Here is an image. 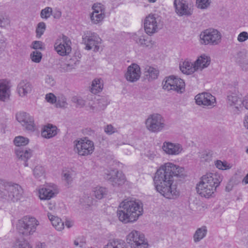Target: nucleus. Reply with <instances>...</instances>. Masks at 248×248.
Wrapping results in <instances>:
<instances>
[{
    "label": "nucleus",
    "mask_w": 248,
    "mask_h": 248,
    "mask_svg": "<svg viewBox=\"0 0 248 248\" xmlns=\"http://www.w3.org/2000/svg\"><path fill=\"white\" fill-rule=\"evenodd\" d=\"M210 61L211 59L210 57L204 54H202L199 57L197 60L194 62L195 64V68H197V70H202L209 65Z\"/></svg>",
    "instance_id": "24"
},
{
    "label": "nucleus",
    "mask_w": 248,
    "mask_h": 248,
    "mask_svg": "<svg viewBox=\"0 0 248 248\" xmlns=\"http://www.w3.org/2000/svg\"><path fill=\"white\" fill-rule=\"evenodd\" d=\"M74 150L80 155H88L91 154L94 150L93 142L85 139L74 142Z\"/></svg>",
    "instance_id": "10"
},
{
    "label": "nucleus",
    "mask_w": 248,
    "mask_h": 248,
    "mask_svg": "<svg viewBox=\"0 0 248 248\" xmlns=\"http://www.w3.org/2000/svg\"><path fill=\"white\" fill-rule=\"evenodd\" d=\"M46 29V24L44 22H39L37 25L35 31L36 33V37L38 38H40L44 33Z\"/></svg>",
    "instance_id": "40"
},
{
    "label": "nucleus",
    "mask_w": 248,
    "mask_h": 248,
    "mask_svg": "<svg viewBox=\"0 0 248 248\" xmlns=\"http://www.w3.org/2000/svg\"><path fill=\"white\" fill-rule=\"evenodd\" d=\"M103 88V80L101 78H95L93 81L91 91L96 94L100 92Z\"/></svg>",
    "instance_id": "31"
},
{
    "label": "nucleus",
    "mask_w": 248,
    "mask_h": 248,
    "mask_svg": "<svg viewBox=\"0 0 248 248\" xmlns=\"http://www.w3.org/2000/svg\"><path fill=\"white\" fill-rule=\"evenodd\" d=\"M10 24L9 19L6 17V15L2 13H0V27H4Z\"/></svg>",
    "instance_id": "49"
},
{
    "label": "nucleus",
    "mask_w": 248,
    "mask_h": 248,
    "mask_svg": "<svg viewBox=\"0 0 248 248\" xmlns=\"http://www.w3.org/2000/svg\"><path fill=\"white\" fill-rule=\"evenodd\" d=\"M71 41L66 36L63 35L58 39L54 45V48L58 54L61 56L68 55L71 51Z\"/></svg>",
    "instance_id": "12"
},
{
    "label": "nucleus",
    "mask_w": 248,
    "mask_h": 248,
    "mask_svg": "<svg viewBox=\"0 0 248 248\" xmlns=\"http://www.w3.org/2000/svg\"><path fill=\"white\" fill-rule=\"evenodd\" d=\"M217 168L220 170H225L227 168V164L225 162H223L220 160L217 161L215 164Z\"/></svg>",
    "instance_id": "56"
},
{
    "label": "nucleus",
    "mask_w": 248,
    "mask_h": 248,
    "mask_svg": "<svg viewBox=\"0 0 248 248\" xmlns=\"http://www.w3.org/2000/svg\"><path fill=\"white\" fill-rule=\"evenodd\" d=\"M55 105L57 108H66L67 106V103L65 97L61 95L57 97Z\"/></svg>",
    "instance_id": "41"
},
{
    "label": "nucleus",
    "mask_w": 248,
    "mask_h": 248,
    "mask_svg": "<svg viewBox=\"0 0 248 248\" xmlns=\"http://www.w3.org/2000/svg\"><path fill=\"white\" fill-rule=\"evenodd\" d=\"M93 12L90 15L92 22L97 24L101 22L105 17V7L101 3H94L92 7Z\"/></svg>",
    "instance_id": "14"
},
{
    "label": "nucleus",
    "mask_w": 248,
    "mask_h": 248,
    "mask_svg": "<svg viewBox=\"0 0 248 248\" xmlns=\"http://www.w3.org/2000/svg\"><path fill=\"white\" fill-rule=\"evenodd\" d=\"M65 226L67 228H70L73 226V222L69 220H67L65 221Z\"/></svg>",
    "instance_id": "63"
},
{
    "label": "nucleus",
    "mask_w": 248,
    "mask_h": 248,
    "mask_svg": "<svg viewBox=\"0 0 248 248\" xmlns=\"http://www.w3.org/2000/svg\"><path fill=\"white\" fill-rule=\"evenodd\" d=\"M101 38L95 33L90 31H87L82 37L83 43L86 45V49L91 50L94 48L98 50L99 48L98 44L100 43Z\"/></svg>",
    "instance_id": "11"
},
{
    "label": "nucleus",
    "mask_w": 248,
    "mask_h": 248,
    "mask_svg": "<svg viewBox=\"0 0 248 248\" xmlns=\"http://www.w3.org/2000/svg\"><path fill=\"white\" fill-rule=\"evenodd\" d=\"M162 148L166 154L171 155H178L183 151V147L181 144L167 141L163 143Z\"/></svg>",
    "instance_id": "20"
},
{
    "label": "nucleus",
    "mask_w": 248,
    "mask_h": 248,
    "mask_svg": "<svg viewBox=\"0 0 248 248\" xmlns=\"http://www.w3.org/2000/svg\"><path fill=\"white\" fill-rule=\"evenodd\" d=\"M16 118L26 129L30 131L34 130V119L29 114L25 112H20L16 114Z\"/></svg>",
    "instance_id": "16"
},
{
    "label": "nucleus",
    "mask_w": 248,
    "mask_h": 248,
    "mask_svg": "<svg viewBox=\"0 0 248 248\" xmlns=\"http://www.w3.org/2000/svg\"><path fill=\"white\" fill-rule=\"evenodd\" d=\"M47 217L53 226L58 231H61L64 229V223L62 219L58 217L52 215L51 213H47Z\"/></svg>",
    "instance_id": "29"
},
{
    "label": "nucleus",
    "mask_w": 248,
    "mask_h": 248,
    "mask_svg": "<svg viewBox=\"0 0 248 248\" xmlns=\"http://www.w3.org/2000/svg\"><path fill=\"white\" fill-rule=\"evenodd\" d=\"M43 43L40 41H34L32 42L31 44V47L34 49H43Z\"/></svg>",
    "instance_id": "53"
},
{
    "label": "nucleus",
    "mask_w": 248,
    "mask_h": 248,
    "mask_svg": "<svg viewBox=\"0 0 248 248\" xmlns=\"http://www.w3.org/2000/svg\"><path fill=\"white\" fill-rule=\"evenodd\" d=\"M163 88L168 91H174L178 93L185 91V83L183 79L174 76L166 78L162 82Z\"/></svg>",
    "instance_id": "7"
},
{
    "label": "nucleus",
    "mask_w": 248,
    "mask_h": 248,
    "mask_svg": "<svg viewBox=\"0 0 248 248\" xmlns=\"http://www.w3.org/2000/svg\"><path fill=\"white\" fill-rule=\"evenodd\" d=\"M242 104L246 109H248V94L244 97Z\"/></svg>",
    "instance_id": "60"
},
{
    "label": "nucleus",
    "mask_w": 248,
    "mask_h": 248,
    "mask_svg": "<svg viewBox=\"0 0 248 248\" xmlns=\"http://www.w3.org/2000/svg\"><path fill=\"white\" fill-rule=\"evenodd\" d=\"M141 76L140 68L136 63H132L127 69L125 74L126 80L130 82H135L138 81Z\"/></svg>",
    "instance_id": "18"
},
{
    "label": "nucleus",
    "mask_w": 248,
    "mask_h": 248,
    "mask_svg": "<svg viewBox=\"0 0 248 248\" xmlns=\"http://www.w3.org/2000/svg\"><path fill=\"white\" fill-rule=\"evenodd\" d=\"M24 191L17 184L3 182L0 184V195L5 200L16 202L23 197Z\"/></svg>",
    "instance_id": "5"
},
{
    "label": "nucleus",
    "mask_w": 248,
    "mask_h": 248,
    "mask_svg": "<svg viewBox=\"0 0 248 248\" xmlns=\"http://www.w3.org/2000/svg\"><path fill=\"white\" fill-rule=\"evenodd\" d=\"M52 8L46 7L41 10L40 16L43 19H47L52 15Z\"/></svg>",
    "instance_id": "42"
},
{
    "label": "nucleus",
    "mask_w": 248,
    "mask_h": 248,
    "mask_svg": "<svg viewBox=\"0 0 248 248\" xmlns=\"http://www.w3.org/2000/svg\"><path fill=\"white\" fill-rule=\"evenodd\" d=\"M166 126L164 119L160 114H156V132L163 130Z\"/></svg>",
    "instance_id": "35"
},
{
    "label": "nucleus",
    "mask_w": 248,
    "mask_h": 248,
    "mask_svg": "<svg viewBox=\"0 0 248 248\" xmlns=\"http://www.w3.org/2000/svg\"><path fill=\"white\" fill-rule=\"evenodd\" d=\"M146 128L150 131H155V116L154 114L150 115L145 122Z\"/></svg>",
    "instance_id": "38"
},
{
    "label": "nucleus",
    "mask_w": 248,
    "mask_h": 248,
    "mask_svg": "<svg viewBox=\"0 0 248 248\" xmlns=\"http://www.w3.org/2000/svg\"><path fill=\"white\" fill-rule=\"evenodd\" d=\"M104 248H128V247L124 241L116 239L108 242Z\"/></svg>",
    "instance_id": "32"
},
{
    "label": "nucleus",
    "mask_w": 248,
    "mask_h": 248,
    "mask_svg": "<svg viewBox=\"0 0 248 248\" xmlns=\"http://www.w3.org/2000/svg\"><path fill=\"white\" fill-rule=\"evenodd\" d=\"M109 102L108 98L106 96H103L97 98L92 104L89 103V105L90 109L93 112H97L104 110Z\"/></svg>",
    "instance_id": "22"
},
{
    "label": "nucleus",
    "mask_w": 248,
    "mask_h": 248,
    "mask_svg": "<svg viewBox=\"0 0 248 248\" xmlns=\"http://www.w3.org/2000/svg\"><path fill=\"white\" fill-rule=\"evenodd\" d=\"M195 99L196 103L199 106L213 107L216 103L215 97L206 92L199 93L196 95Z\"/></svg>",
    "instance_id": "15"
},
{
    "label": "nucleus",
    "mask_w": 248,
    "mask_h": 248,
    "mask_svg": "<svg viewBox=\"0 0 248 248\" xmlns=\"http://www.w3.org/2000/svg\"><path fill=\"white\" fill-rule=\"evenodd\" d=\"M33 89V85L27 80H21L17 85L16 91L19 96L24 98L30 94Z\"/></svg>",
    "instance_id": "21"
},
{
    "label": "nucleus",
    "mask_w": 248,
    "mask_h": 248,
    "mask_svg": "<svg viewBox=\"0 0 248 248\" xmlns=\"http://www.w3.org/2000/svg\"><path fill=\"white\" fill-rule=\"evenodd\" d=\"M144 25V30L148 36L143 35L142 31H139L132 36V38L140 45L151 48L155 43L151 37L155 32V16L154 14H150L146 17Z\"/></svg>",
    "instance_id": "4"
},
{
    "label": "nucleus",
    "mask_w": 248,
    "mask_h": 248,
    "mask_svg": "<svg viewBox=\"0 0 248 248\" xmlns=\"http://www.w3.org/2000/svg\"><path fill=\"white\" fill-rule=\"evenodd\" d=\"M29 142L28 138L20 136L16 137L14 140V143L16 147H22L27 145Z\"/></svg>",
    "instance_id": "36"
},
{
    "label": "nucleus",
    "mask_w": 248,
    "mask_h": 248,
    "mask_svg": "<svg viewBox=\"0 0 248 248\" xmlns=\"http://www.w3.org/2000/svg\"><path fill=\"white\" fill-rule=\"evenodd\" d=\"M199 157L202 161H208L212 157V154L207 151H203L199 153Z\"/></svg>",
    "instance_id": "45"
},
{
    "label": "nucleus",
    "mask_w": 248,
    "mask_h": 248,
    "mask_svg": "<svg viewBox=\"0 0 248 248\" xmlns=\"http://www.w3.org/2000/svg\"><path fill=\"white\" fill-rule=\"evenodd\" d=\"M108 172V173L105 174L104 178L109 180L113 186H118L124 184L126 179L125 175L122 172L115 170Z\"/></svg>",
    "instance_id": "17"
},
{
    "label": "nucleus",
    "mask_w": 248,
    "mask_h": 248,
    "mask_svg": "<svg viewBox=\"0 0 248 248\" xmlns=\"http://www.w3.org/2000/svg\"><path fill=\"white\" fill-rule=\"evenodd\" d=\"M207 230L205 227L198 229L193 236L194 242H198L203 239L205 236Z\"/></svg>",
    "instance_id": "34"
},
{
    "label": "nucleus",
    "mask_w": 248,
    "mask_h": 248,
    "mask_svg": "<svg viewBox=\"0 0 248 248\" xmlns=\"http://www.w3.org/2000/svg\"><path fill=\"white\" fill-rule=\"evenodd\" d=\"M45 99L47 102L52 104L55 103L57 101V97L52 93H47Z\"/></svg>",
    "instance_id": "51"
},
{
    "label": "nucleus",
    "mask_w": 248,
    "mask_h": 248,
    "mask_svg": "<svg viewBox=\"0 0 248 248\" xmlns=\"http://www.w3.org/2000/svg\"><path fill=\"white\" fill-rule=\"evenodd\" d=\"M144 75L145 79L152 81L155 78V69L148 64L145 65L144 69Z\"/></svg>",
    "instance_id": "30"
},
{
    "label": "nucleus",
    "mask_w": 248,
    "mask_h": 248,
    "mask_svg": "<svg viewBox=\"0 0 248 248\" xmlns=\"http://www.w3.org/2000/svg\"><path fill=\"white\" fill-rule=\"evenodd\" d=\"M210 3V0H196L197 7L201 9H204L208 8Z\"/></svg>",
    "instance_id": "46"
},
{
    "label": "nucleus",
    "mask_w": 248,
    "mask_h": 248,
    "mask_svg": "<svg viewBox=\"0 0 248 248\" xmlns=\"http://www.w3.org/2000/svg\"><path fill=\"white\" fill-rule=\"evenodd\" d=\"M54 18L59 19L62 16V12L59 10H55L52 15Z\"/></svg>",
    "instance_id": "59"
},
{
    "label": "nucleus",
    "mask_w": 248,
    "mask_h": 248,
    "mask_svg": "<svg viewBox=\"0 0 248 248\" xmlns=\"http://www.w3.org/2000/svg\"><path fill=\"white\" fill-rule=\"evenodd\" d=\"M179 67L182 72L186 75L191 74L197 71V68H195V62L193 64L187 61H185L182 63H180Z\"/></svg>",
    "instance_id": "26"
},
{
    "label": "nucleus",
    "mask_w": 248,
    "mask_h": 248,
    "mask_svg": "<svg viewBox=\"0 0 248 248\" xmlns=\"http://www.w3.org/2000/svg\"><path fill=\"white\" fill-rule=\"evenodd\" d=\"M58 193L56 186L47 185L39 190V195L41 200H48L55 197Z\"/></svg>",
    "instance_id": "19"
},
{
    "label": "nucleus",
    "mask_w": 248,
    "mask_h": 248,
    "mask_svg": "<svg viewBox=\"0 0 248 248\" xmlns=\"http://www.w3.org/2000/svg\"><path fill=\"white\" fill-rule=\"evenodd\" d=\"M104 131L108 135H112L117 132L116 128L114 127L111 124H108L104 128Z\"/></svg>",
    "instance_id": "52"
},
{
    "label": "nucleus",
    "mask_w": 248,
    "mask_h": 248,
    "mask_svg": "<svg viewBox=\"0 0 248 248\" xmlns=\"http://www.w3.org/2000/svg\"><path fill=\"white\" fill-rule=\"evenodd\" d=\"M142 213V203L139 201L127 198L120 203L117 215L120 221L127 223L136 221Z\"/></svg>",
    "instance_id": "2"
},
{
    "label": "nucleus",
    "mask_w": 248,
    "mask_h": 248,
    "mask_svg": "<svg viewBox=\"0 0 248 248\" xmlns=\"http://www.w3.org/2000/svg\"><path fill=\"white\" fill-rule=\"evenodd\" d=\"M126 241L132 248H147L148 243L145 240L144 234L133 230L126 236Z\"/></svg>",
    "instance_id": "9"
},
{
    "label": "nucleus",
    "mask_w": 248,
    "mask_h": 248,
    "mask_svg": "<svg viewBox=\"0 0 248 248\" xmlns=\"http://www.w3.org/2000/svg\"><path fill=\"white\" fill-rule=\"evenodd\" d=\"M72 101L76 104L77 107L81 108L85 105V101L81 97L74 96L72 98Z\"/></svg>",
    "instance_id": "50"
},
{
    "label": "nucleus",
    "mask_w": 248,
    "mask_h": 248,
    "mask_svg": "<svg viewBox=\"0 0 248 248\" xmlns=\"http://www.w3.org/2000/svg\"><path fill=\"white\" fill-rule=\"evenodd\" d=\"M57 134V128L56 126L48 124L46 125L42 131V136L43 137L50 139L54 137Z\"/></svg>",
    "instance_id": "27"
},
{
    "label": "nucleus",
    "mask_w": 248,
    "mask_h": 248,
    "mask_svg": "<svg viewBox=\"0 0 248 248\" xmlns=\"http://www.w3.org/2000/svg\"><path fill=\"white\" fill-rule=\"evenodd\" d=\"M237 62L243 69L248 65V55L241 53L237 59Z\"/></svg>",
    "instance_id": "39"
},
{
    "label": "nucleus",
    "mask_w": 248,
    "mask_h": 248,
    "mask_svg": "<svg viewBox=\"0 0 248 248\" xmlns=\"http://www.w3.org/2000/svg\"><path fill=\"white\" fill-rule=\"evenodd\" d=\"M108 191L104 187H96L93 190V194L96 198L101 199L107 195Z\"/></svg>",
    "instance_id": "37"
},
{
    "label": "nucleus",
    "mask_w": 248,
    "mask_h": 248,
    "mask_svg": "<svg viewBox=\"0 0 248 248\" xmlns=\"http://www.w3.org/2000/svg\"><path fill=\"white\" fill-rule=\"evenodd\" d=\"M81 202H85V204L88 206H90L93 204V199L89 196H86L84 197V199H82Z\"/></svg>",
    "instance_id": "57"
},
{
    "label": "nucleus",
    "mask_w": 248,
    "mask_h": 248,
    "mask_svg": "<svg viewBox=\"0 0 248 248\" xmlns=\"http://www.w3.org/2000/svg\"><path fill=\"white\" fill-rule=\"evenodd\" d=\"M9 93L8 82L6 80H0V100L4 101L9 96Z\"/></svg>",
    "instance_id": "28"
},
{
    "label": "nucleus",
    "mask_w": 248,
    "mask_h": 248,
    "mask_svg": "<svg viewBox=\"0 0 248 248\" xmlns=\"http://www.w3.org/2000/svg\"><path fill=\"white\" fill-rule=\"evenodd\" d=\"M5 40L3 36L0 34V49L4 46Z\"/></svg>",
    "instance_id": "61"
},
{
    "label": "nucleus",
    "mask_w": 248,
    "mask_h": 248,
    "mask_svg": "<svg viewBox=\"0 0 248 248\" xmlns=\"http://www.w3.org/2000/svg\"><path fill=\"white\" fill-rule=\"evenodd\" d=\"M174 6L176 13L180 16H189L192 14L191 0H174Z\"/></svg>",
    "instance_id": "13"
},
{
    "label": "nucleus",
    "mask_w": 248,
    "mask_h": 248,
    "mask_svg": "<svg viewBox=\"0 0 248 248\" xmlns=\"http://www.w3.org/2000/svg\"><path fill=\"white\" fill-rule=\"evenodd\" d=\"M201 43L205 45H217L221 40V34L217 30L209 29L200 34Z\"/></svg>",
    "instance_id": "8"
},
{
    "label": "nucleus",
    "mask_w": 248,
    "mask_h": 248,
    "mask_svg": "<svg viewBox=\"0 0 248 248\" xmlns=\"http://www.w3.org/2000/svg\"><path fill=\"white\" fill-rule=\"evenodd\" d=\"M228 104L231 106H234L235 109H238L242 102L235 94H232L228 96Z\"/></svg>",
    "instance_id": "33"
},
{
    "label": "nucleus",
    "mask_w": 248,
    "mask_h": 248,
    "mask_svg": "<svg viewBox=\"0 0 248 248\" xmlns=\"http://www.w3.org/2000/svg\"><path fill=\"white\" fill-rule=\"evenodd\" d=\"M186 176L185 169L171 162L165 163L156 171V190L168 199H174L179 195L177 185L174 183L176 179Z\"/></svg>",
    "instance_id": "1"
},
{
    "label": "nucleus",
    "mask_w": 248,
    "mask_h": 248,
    "mask_svg": "<svg viewBox=\"0 0 248 248\" xmlns=\"http://www.w3.org/2000/svg\"><path fill=\"white\" fill-rule=\"evenodd\" d=\"M38 221L33 217H24L19 219L16 224V230L18 233L27 236L32 235L39 225Z\"/></svg>",
    "instance_id": "6"
},
{
    "label": "nucleus",
    "mask_w": 248,
    "mask_h": 248,
    "mask_svg": "<svg viewBox=\"0 0 248 248\" xmlns=\"http://www.w3.org/2000/svg\"><path fill=\"white\" fill-rule=\"evenodd\" d=\"M45 205L47 206V207L51 211L54 210L56 207V204L55 202H46Z\"/></svg>",
    "instance_id": "58"
},
{
    "label": "nucleus",
    "mask_w": 248,
    "mask_h": 248,
    "mask_svg": "<svg viewBox=\"0 0 248 248\" xmlns=\"http://www.w3.org/2000/svg\"><path fill=\"white\" fill-rule=\"evenodd\" d=\"M44 172V169L42 166H37L35 167L33 170L34 175L37 178H39L41 176H43Z\"/></svg>",
    "instance_id": "48"
},
{
    "label": "nucleus",
    "mask_w": 248,
    "mask_h": 248,
    "mask_svg": "<svg viewBox=\"0 0 248 248\" xmlns=\"http://www.w3.org/2000/svg\"><path fill=\"white\" fill-rule=\"evenodd\" d=\"M73 173L69 170H63L62 177V179L64 180L68 184H70L73 181Z\"/></svg>",
    "instance_id": "43"
},
{
    "label": "nucleus",
    "mask_w": 248,
    "mask_h": 248,
    "mask_svg": "<svg viewBox=\"0 0 248 248\" xmlns=\"http://www.w3.org/2000/svg\"><path fill=\"white\" fill-rule=\"evenodd\" d=\"M37 248H47V247L45 243H39L37 245Z\"/></svg>",
    "instance_id": "62"
},
{
    "label": "nucleus",
    "mask_w": 248,
    "mask_h": 248,
    "mask_svg": "<svg viewBox=\"0 0 248 248\" xmlns=\"http://www.w3.org/2000/svg\"><path fill=\"white\" fill-rule=\"evenodd\" d=\"M46 83L50 86H53L55 83V80L52 76L47 75L45 78Z\"/></svg>",
    "instance_id": "55"
},
{
    "label": "nucleus",
    "mask_w": 248,
    "mask_h": 248,
    "mask_svg": "<svg viewBox=\"0 0 248 248\" xmlns=\"http://www.w3.org/2000/svg\"><path fill=\"white\" fill-rule=\"evenodd\" d=\"M244 124L245 127L248 129V115L246 116L245 118L244 121Z\"/></svg>",
    "instance_id": "64"
},
{
    "label": "nucleus",
    "mask_w": 248,
    "mask_h": 248,
    "mask_svg": "<svg viewBox=\"0 0 248 248\" xmlns=\"http://www.w3.org/2000/svg\"><path fill=\"white\" fill-rule=\"evenodd\" d=\"M79 57L78 58L76 56H73L66 62L62 65V68L65 72L71 71L75 69L79 64Z\"/></svg>",
    "instance_id": "25"
},
{
    "label": "nucleus",
    "mask_w": 248,
    "mask_h": 248,
    "mask_svg": "<svg viewBox=\"0 0 248 248\" xmlns=\"http://www.w3.org/2000/svg\"><path fill=\"white\" fill-rule=\"evenodd\" d=\"M42 53L38 51H34L31 54V58L34 62L38 63L42 59Z\"/></svg>",
    "instance_id": "47"
},
{
    "label": "nucleus",
    "mask_w": 248,
    "mask_h": 248,
    "mask_svg": "<svg viewBox=\"0 0 248 248\" xmlns=\"http://www.w3.org/2000/svg\"><path fill=\"white\" fill-rule=\"evenodd\" d=\"M15 154L19 159L25 162L24 166L27 167V161L32 155V151L30 149L23 147H16L15 149Z\"/></svg>",
    "instance_id": "23"
},
{
    "label": "nucleus",
    "mask_w": 248,
    "mask_h": 248,
    "mask_svg": "<svg viewBox=\"0 0 248 248\" xmlns=\"http://www.w3.org/2000/svg\"><path fill=\"white\" fill-rule=\"evenodd\" d=\"M13 248H32L31 245L26 241L17 240L15 243Z\"/></svg>",
    "instance_id": "44"
},
{
    "label": "nucleus",
    "mask_w": 248,
    "mask_h": 248,
    "mask_svg": "<svg viewBox=\"0 0 248 248\" xmlns=\"http://www.w3.org/2000/svg\"><path fill=\"white\" fill-rule=\"evenodd\" d=\"M248 39V33L246 31L241 32L238 36L237 40L240 42H243Z\"/></svg>",
    "instance_id": "54"
},
{
    "label": "nucleus",
    "mask_w": 248,
    "mask_h": 248,
    "mask_svg": "<svg viewBox=\"0 0 248 248\" xmlns=\"http://www.w3.org/2000/svg\"><path fill=\"white\" fill-rule=\"evenodd\" d=\"M222 180V176L219 174L207 173L201 178L197 184V192L202 197L206 198L214 197Z\"/></svg>",
    "instance_id": "3"
}]
</instances>
